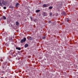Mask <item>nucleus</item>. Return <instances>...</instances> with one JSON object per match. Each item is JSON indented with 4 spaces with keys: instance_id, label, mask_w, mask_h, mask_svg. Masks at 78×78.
Returning a JSON list of instances; mask_svg holds the SVG:
<instances>
[{
    "instance_id": "nucleus-22",
    "label": "nucleus",
    "mask_w": 78,
    "mask_h": 78,
    "mask_svg": "<svg viewBox=\"0 0 78 78\" xmlns=\"http://www.w3.org/2000/svg\"><path fill=\"white\" fill-rule=\"evenodd\" d=\"M19 53H20V51H18Z\"/></svg>"
},
{
    "instance_id": "nucleus-17",
    "label": "nucleus",
    "mask_w": 78,
    "mask_h": 78,
    "mask_svg": "<svg viewBox=\"0 0 78 78\" xmlns=\"http://www.w3.org/2000/svg\"><path fill=\"white\" fill-rule=\"evenodd\" d=\"M3 9H6V7H4Z\"/></svg>"
},
{
    "instance_id": "nucleus-20",
    "label": "nucleus",
    "mask_w": 78,
    "mask_h": 78,
    "mask_svg": "<svg viewBox=\"0 0 78 78\" xmlns=\"http://www.w3.org/2000/svg\"><path fill=\"white\" fill-rule=\"evenodd\" d=\"M30 19H31V20H33V18H32V17H30Z\"/></svg>"
},
{
    "instance_id": "nucleus-2",
    "label": "nucleus",
    "mask_w": 78,
    "mask_h": 78,
    "mask_svg": "<svg viewBox=\"0 0 78 78\" xmlns=\"http://www.w3.org/2000/svg\"><path fill=\"white\" fill-rule=\"evenodd\" d=\"M47 13L45 12H43V16H47Z\"/></svg>"
},
{
    "instance_id": "nucleus-4",
    "label": "nucleus",
    "mask_w": 78,
    "mask_h": 78,
    "mask_svg": "<svg viewBox=\"0 0 78 78\" xmlns=\"http://www.w3.org/2000/svg\"><path fill=\"white\" fill-rule=\"evenodd\" d=\"M25 47L27 48V47H28V44H26L25 45Z\"/></svg>"
},
{
    "instance_id": "nucleus-21",
    "label": "nucleus",
    "mask_w": 78,
    "mask_h": 78,
    "mask_svg": "<svg viewBox=\"0 0 78 78\" xmlns=\"http://www.w3.org/2000/svg\"><path fill=\"white\" fill-rule=\"evenodd\" d=\"M69 20H67V22H69Z\"/></svg>"
},
{
    "instance_id": "nucleus-10",
    "label": "nucleus",
    "mask_w": 78,
    "mask_h": 78,
    "mask_svg": "<svg viewBox=\"0 0 78 78\" xmlns=\"http://www.w3.org/2000/svg\"><path fill=\"white\" fill-rule=\"evenodd\" d=\"M16 25H19V24L18 21L16 22Z\"/></svg>"
},
{
    "instance_id": "nucleus-23",
    "label": "nucleus",
    "mask_w": 78,
    "mask_h": 78,
    "mask_svg": "<svg viewBox=\"0 0 78 78\" xmlns=\"http://www.w3.org/2000/svg\"><path fill=\"white\" fill-rule=\"evenodd\" d=\"M2 73H3V71H2Z\"/></svg>"
},
{
    "instance_id": "nucleus-18",
    "label": "nucleus",
    "mask_w": 78,
    "mask_h": 78,
    "mask_svg": "<svg viewBox=\"0 0 78 78\" xmlns=\"http://www.w3.org/2000/svg\"><path fill=\"white\" fill-rule=\"evenodd\" d=\"M0 6H2V3H1V2H0Z\"/></svg>"
},
{
    "instance_id": "nucleus-9",
    "label": "nucleus",
    "mask_w": 78,
    "mask_h": 78,
    "mask_svg": "<svg viewBox=\"0 0 78 78\" xmlns=\"http://www.w3.org/2000/svg\"><path fill=\"white\" fill-rule=\"evenodd\" d=\"M3 17L4 19L5 20H6V18L5 16H3Z\"/></svg>"
},
{
    "instance_id": "nucleus-8",
    "label": "nucleus",
    "mask_w": 78,
    "mask_h": 78,
    "mask_svg": "<svg viewBox=\"0 0 78 78\" xmlns=\"http://www.w3.org/2000/svg\"><path fill=\"white\" fill-rule=\"evenodd\" d=\"M40 12V10H38L36 11V12L37 13H38Z\"/></svg>"
},
{
    "instance_id": "nucleus-7",
    "label": "nucleus",
    "mask_w": 78,
    "mask_h": 78,
    "mask_svg": "<svg viewBox=\"0 0 78 78\" xmlns=\"http://www.w3.org/2000/svg\"><path fill=\"white\" fill-rule=\"evenodd\" d=\"M19 4L18 3H17L15 5L16 7H18V6H19Z\"/></svg>"
},
{
    "instance_id": "nucleus-16",
    "label": "nucleus",
    "mask_w": 78,
    "mask_h": 78,
    "mask_svg": "<svg viewBox=\"0 0 78 78\" xmlns=\"http://www.w3.org/2000/svg\"><path fill=\"white\" fill-rule=\"evenodd\" d=\"M61 5H60V4H58V5L59 7H61Z\"/></svg>"
},
{
    "instance_id": "nucleus-24",
    "label": "nucleus",
    "mask_w": 78,
    "mask_h": 78,
    "mask_svg": "<svg viewBox=\"0 0 78 78\" xmlns=\"http://www.w3.org/2000/svg\"><path fill=\"white\" fill-rule=\"evenodd\" d=\"M6 44H5V45H6Z\"/></svg>"
},
{
    "instance_id": "nucleus-25",
    "label": "nucleus",
    "mask_w": 78,
    "mask_h": 78,
    "mask_svg": "<svg viewBox=\"0 0 78 78\" xmlns=\"http://www.w3.org/2000/svg\"><path fill=\"white\" fill-rule=\"evenodd\" d=\"M5 63H7V62H5Z\"/></svg>"
},
{
    "instance_id": "nucleus-15",
    "label": "nucleus",
    "mask_w": 78,
    "mask_h": 78,
    "mask_svg": "<svg viewBox=\"0 0 78 78\" xmlns=\"http://www.w3.org/2000/svg\"><path fill=\"white\" fill-rule=\"evenodd\" d=\"M42 38L43 39H45V36L43 37H42Z\"/></svg>"
},
{
    "instance_id": "nucleus-13",
    "label": "nucleus",
    "mask_w": 78,
    "mask_h": 78,
    "mask_svg": "<svg viewBox=\"0 0 78 78\" xmlns=\"http://www.w3.org/2000/svg\"><path fill=\"white\" fill-rule=\"evenodd\" d=\"M52 14H53V13H52V12H51L50 13V16L51 17V16H52Z\"/></svg>"
},
{
    "instance_id": "nucleus-3",
    "label": "nucleus",
    "mask_w": 78,
    "mask_h": 78,
    "mask_svg": "<svg viewBox=\"0 0 78 78\" xmlns=\"http://www.w3.org/2000/svg\"><path fill=\"white\" fill-rule=\"evenodd\" d=\"M27 39H28V40H30V41H31V40H32V37H27Z\"/></svg>"
},
{
    "instance_id": "nucleus-1",
    "label": "nucleus",
    "mask_w": 78,
    "mask_h": 78,
    "mask_svg": "<svg viewBox=\"0 0 78 78\" xmlns=\"http://www.w3.org/2000/svg\"><path fill=\"white\" fill-rule=\"evenodd\" d=\"M27 40V39L26 37H24L23 39H22L20 41L21 43H23V42H25V41H26Z\"/></svg>"
},
{
    "instance_id": "nucleus-14",
    "label": "nucleus",
    "mask_w": 78,
    "mask_h": 78,
    "mask_svg": "<svg viewBox=\"0 0 78 78\" xmlns=\"http://www.w3.org/2000/svg\"><path fill=\"white\" fill-rule=\"evenodd\" d=\"M2 68L3 69V70H6V67L5 68L4 66H2Z\"/></svg>"
},
{
    "instance_id": "nucleus-11",
    "label": "nucleus",
    "mask_w": 78,
    "mask_h": 78,
    "mask_svg": "<svg viewBox=\"0 0 78 78\" xmlns=\"http://www.w3.org/2000/svg\"><path fill=\"white\" fill-rule=\"evenodd\" d=\"M52 8H53V7L50 6L49 7V9H51Z\"/></svg>"
},
{
    "instance_id": "nucleus-5",
    "label": "nucleus",
    "mask_w": 78,
    "mask_h": 78,
    "mask_svg": "<svg viewBox=\"0 0 78 78\" xmlns=\"http://www.w3.org/2000/svg\"><path fill=\"white\" fill-rule=\"evenodd\" d=\"M43 6H44V8H47V7L48 6L47 5L44 4L43 5Z\"/></svg>"
},
{
    "instance_id": "nucleus-6",
    "label": "nucleus",
    "mask_w": 78,
    "mask_h": 78,
    "mask_svg": "<svg viewBox=\"0 0 78 78\" xmlns=\"http://www.w3.org/2000/svg\"><path fill=\"white\" fill-rule=\"evenodd\" d=\"M16 48L17 50H21V48H19L18 47Z\"/></svg>"
},
{
    "instance_id": "nucleus-19",
    "label": "nucleus",
    "mask_w": 78,
    "mask_h": 78,
    "mask_svg": "<svg viewBox=\"0 0 78 78\" xmlns=\"http://www.w3.org/2000/svg\"><path fill=\"white\" fill-rule=\"evenodd\" d=\"M51 21H49V22H48V23H51Z\"/></svg>"
},
{
    "instance_id": "nucleus-12",
    "label": "nucleus",
    "mask_w": 78,
    "mask_h": 78,
    "mask_svg": "<svg viewBox=\"0 0 78 78\" xmlns=\"http://www.w3.org/2000/svg\"><path fill=\"white\" fill-rule=\"evenodd\" d=\"M9 39L10 41H12V37L10 38Z\"/></svg>"
}]
</instances>
